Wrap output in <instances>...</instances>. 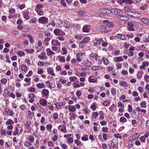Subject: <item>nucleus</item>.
I'll return each instance as SVG.
<instances>
[{
    "label": "nucleus",
    "mask_w": 149,
    "mask_h": 149,
    "mask_svg": "<svg viewBox=\"0 0 149 149\" xmlns=\"http://www.w3.org/2000/svg\"><path fill=\"white\" fill-rule=\"evenodd\" d=\"M58 114L57 113H54L53 115V117L54 120H56L58 118Z\"/></svg>",
    "instance_id": "obj_45"
},
{
    "label": "nucleus",
    "mask_w": 149,
    "mask_h": 149,
    "mask_svg": "<svg viewBox=\"0 0 149 149\" xmlns=\"http://www.w3.org/2000/svg\"><path fill=\"white\" fill-rule=\"evenodd\" d=\"M52 44L54 45L60 46L61 45L60 43L57 40H53L52 41Z\"/></svg>",
    "instance_id": "obj_12"
},
{
    "label": "nucleus",
    "mask_w": 149,
    "mask_h": 149,
    "mask_svg": "<svg viewBox=\"0 0 149 149\" xmlns=\"http://www.w3.org/2000/svg\"><path fill=\"white\" fill-rule=\"evenodd\" d=\"M140 141L143 142H145L146 140V138L144 136H141L140 138Z\"/></svg>",
    "instance_id": "obj_48"
},
{
    "label": "nucleus",
    "mask_w": 149,
    "mask_h": 149,
    "mask_svg": "<svg viewBox=\"0 0 149 149\" xmlns=\"http://www.w3.org/2000/svg\"><path fill=\"white\" fill-rule=\"evenodd\" d=\"M147 7V6L146 5H144L142 6H141L140 9L141 10H145L146 9V8Z\"/></svg>",
    "instance_id": "obj_56"
},
{
    "label": "nucleus",
    "mask_w": 149,
    "mask_h": 149,
    "mask_svg": "<svg viewBox=\"0 0 149 149\" xmlns=\"http://www.w3.org/2000/svg\"><path fill=\"white\" fill-rule=\"evenodd\" d=\"M21 70L24 72H26L27 70V68L26 65H22L21 67Z\"/></svg>",
    "instance_id": "obj_27"
},
{
    "label": "nucleus",
    "mask_w": 149,
    "mask_h": 149,
    "mask_svg": "<svg viewBox=\"0 0 149 149\" xmlns=\"http://www.w3.org/2000/svg\"><path fill=\"white\" fill-rule=\"evenodd\" d=\"M120 85L123 86L125 87H127L128 86V85L127 84V83L123 81H119Z\"/></svg>",
    "instance_id": "obj_14"
},
{
    "label": "nucleus",
    "mask_w": 149,
    "mask_h": 149,
    "mask_svg": "<svg viewBox=\"0 0 149 149\" xmlns=\"http://www.w3.org/2000/svg\"><path fill=\"white\" fill-rule=\"evenodd\" d=\"M148 18H143L141 19V21L143 23L147 24L148 23Z\"/></svg>",
    "instance_id": "obj_20"
},
{
    "label": "nucleus",
    "mask_w": 149,
    "mask_h": 149,
    "mask_svg": "<svg viewBox=\"0 0 149 149\" xmlns=\"http://www.w3.org/2000/svg\"><path fill=\"white\" fill-rule=\"evenodd\" d=\"M120 121L121 122L124 123L126 122L127 120L124 117H122L120 118Z\"/></svg>",
    "instance_id": "obj_32"
},
{
    "label": "nucleus",
    "mask_w": 149,
    "mask_h": 149,
    "mask_svg": "<svg viewBox=\"0 0 149 149\" xmlns=\"http://www.w3.org/2000/svg\"><path fill=\"white\" fill-rule=\"evenodd\" d=\"M40 104L42 105L45 106L47 103V101L44 99H42V100H40L39 101Z\"/></svg>",
    "instance_id": "obj_13"
},
{
    "label": "nucleus",
    "mask_w": 149,
    "mask_h": 149,
    "mask_svg": "<svg viewBox=\"0 0 149 149\" xmlns=\"http://www.w3.org/2000/svg\"><path fill=\"white\" fill-rule=\"evenodd\" d=\"M91 26L89 25H84L83 26L82 31L84 32H89L90 30Z\"/></svg>",
    "instance_id": "obj_4"
},
{
    "label": "nucleus",
    "mask_w": 149,
    "mask_h": 149,
    "mask_svg": "<svg viewBox=\"0 0 149 149\" xmlns=\"http://www.w3.org/2000/svg\"><path fill=\"white\" fill-rule=\"evenodd\" d=\"M18 132L19 130L17 128V127H15V131L13 132V136H15L17 135L18 134Z\"/></svg>",
    "instance_id": "obj_39"
},
{
    "label": "nucleus",
    "mask_w": 149,
    "mask_h": 149,
    "mask_svg": "<svg viewBox=\"0 0 149 149\" xmlns=\"http://www.w3.org/2000/svg\"><path fill=\"white\" fill-rule=\"evenodd\" d=\"M29 12L28 11H26L24 13V18L26 20L29 19Z\"/></svg>",
    "instance_id": "obj_18"
},
{
    "label": "nucleus",
    "mask_w": 149,
    "mask_h": 149,
    "mask_svg": "<svg viewBox=\"0 0 149 149\" xmlns=\"http://www.w3.org/2000/svg\"><path fill=\"white\" fill-rule=\"evenodd\" d=\"M103 104L104 106H108L109 105L110 103L108 101H105L103 102Z\"/></svg>",
    "instance_id": "obj_41"
},
{
    "label": "nucleus",
    "mask_w": 149,
    "mask_h": 149,
    "mask_svg": "<svg viewBox=\"0 0 149 149\" xmlns=\"http://www.w3.org/2000/svg\"><path fill=\"white\" fill-rule=\"evenodd\" d=\"M17 54L19 56H24L25 54L23 52L19 51L17 52Z\"/></svg>",
    "instance_id": "obj_38"
},
{
    "label": "nucleus",
    "mask_w": 149,
    "mask_h": 149,
    "mask_svg": "<svg viewBox=\"0 0 149 149\" xmlns=\"http://www.w3.org/2000/svg\"><path fill=\"white\" fill-rule=\"evenodd\" d=\"M90 56L91 57L93 58L94 59H95L96 61L98 59V56L97 54L93 52L91 53L90 55Z\"/></svg>",
    "instance_id": "obj_9"
},
{
    "label": "nucleus",
    "mask_w": 149,
    "mask_h": 149,
    "mask_svg": "<svg viewBox=\"0 0 149 149\" xmlns=\"http://www.w3.org/2000/svg\"><path fill=\"white\" fill-rule=\"evenodd\" d=\"M98 115L97 112H94L93 113V117L94 119H95Z\"/></svg>",
    "instance_id": "obj_62"
},
{
    "label": "nucleus",
    "mask_w": 149,
    "mask_h": 149,
    "mask_svg": "<svg viewBox=\"0 0 149 149\" xmlns=\"http://www.w3.org/2000/svg\"><path fill=\"white\" fill-rule=\"evenodd\" d=\"M59 32L60 30L58 29H55L54 31V33L56 35H57L59 33Z\"/></svg>",
    "instance_id": "obj_46"
},
{
    "label": "nucleus",
    "mask_w": 149,
    "mask_h": 149,
    "mask_svg": "<svg viewBox=\"0 0 149 149\" xmlns=\"http://www.w3.org/2000/svg\"><path fill=\"white\" fill-rule=\"evenodd\" d=\"M29 31V29L26 27H24L23 28L22 31L25 32H27Z\"/></svg>",
    "instance_id": "obj_36"
},
{
    "label": "nucleus",
    "mask_w": 149,
    "mask_h": 149,
    "mask_svg": "<svg viewBox=\"0 0 149 149\" xmlns=\"http://www.w3.org/2000/svg\"><path fill=\"white\" fill-rule=\"evenodd\" d=\"M27 36L29 39V41L31 43H33V37L32 36L29 34H28Z\"/></svg>",
    "instance_id": "obj_29"
},
{
    "label": "nucleus",
    "mask_w": 149,
    "mask_h": 149,
    "mask_svg": "<svg viewBox=\"0 0 149 149\" xmlns=\"http://www.w3.org/2000/svg\"><path fill=\"white\" fill-rule=\"evenodd\" d=\"M46 51L47 52H48L49 54H47V55L48 56H50L52 55L54 52L52 51L49 48H48L47 49Z\"/></svg>",
    "instance_id": "obj_23"
},
{
    "label": "nucleus",
    "mask_w": 149,
    "mask_h": 149,
    "mask_svg": "<svg viewBox=\"0 0 149 149\" xmlns=\"http://www.w3.org/2000/svg\"><path fill=\"white\" fill-rule=\"evenodd\" d=\"M78 13L79 15H83L85 13V12L83 10H79L78 12Z\"/></svg>",
    "instance_id": "obj_55"
},
{
    "label": "nucleus",
    "mask_w": 149,
    "mask_h": 149,
    "mask_svg": "<svg viewBox=\"0 0 149 149\" xmlns=\"http://www.w3.org/2000/svg\"><path fill=\"white\" fill-rule=\"evenodd\" d=\"M102 12L103 13L110 14L112 13L111 10L106 9H102L101 10Z\"/></svg>",
    "instance_id": "obj_8"
},
{
    "label": "nucleus",
    "mask_w": 149,
    "mask_h": 149,
    "mask_svg": "<svg viewBox=\"0 0 149 149\" xmlns=\"http://www.w3.org/2000/svg\"><path fill=\"white\" fill-rule=\"evenodd\" d=\"M76 95L78 97H79L81 95V93L80 91L78 90L77 91Z\"/></svg>",
    "instance_id": "obj_58"
},
{
    "label": "nucleus",
    "mask_w": 149,
    "mask_h": 149,
    "mask_svg": "<svg viewBox=\"0 0 149 149\" xmlns=\"http://www.w3.org/2000/svg\"><path fill=\"white\" fill-rule=\"evenodd\" d=\"M31 124V122L30 121H26V123L24 124V125L26 126L29 129L30 127V125Z\"/></svg>",
    "instance_id": "obj_31"
},
{
    "label": "nucleus",
    "mask_w": 149,
    "mask_h": 149,
    "mask_svg": "<svg viewBox=\"0 0 149 149\" xmlns=\"http://www.w3.org/2000/svg\"><path fill=\"white\" fill-rule=\"evenodd\" d=\"M143 72L142 71H141L138 72V74H137V77L138 79H140L142 77Z\"/></svg>",
    "instance_id": "obj_24"
},
{
    "label": "nucleus",
    "mask_w": 149,
    "mask_h": 149,
    "mask_svg": "<svg viewBox=\"0 0 149 149\" xmlns=\"http://www.w3.org/2000/svg\"><path fill=\"white\" fill-rule=\"evenodd\" d=\"M117 18L123 21H127L129 20V18L125 16L121 15H119L117 17Z\"/></svg>",
    "instance_id": "obj_3"
},
{
    "label": "nucleus",
    "mask_w": 149,
    "mask_h": 149,
    "mask_svg": "<svg viewBox=\"0 0 149 149\" xmlns=\"http://www.w3.org/2000/svg\"><path fill=\"white\" fill-rule=\"evenodd\" d=\"M41 93L43 95L45 96H47L49 95V91L47 89H43Z\"/></svg>",
    "instance_id": "obj_11"
},
{
    "label": "nucleus",
    "mask_w": 149,
    "mask_h": 149,
    "mask_svg": "<svg viewBox=\"0 0 149 149\" xmlns=\"http://www.w3.org/2000/svg\"><path fill=\"white\" fill-rule=\"evenodd\" d=\"M141 106L143 107L146 108V103L145 101H142L140 103Z\"/></svg>",
    "instance_id": "obj_30"
},
{
    "label": "nucleus",
    "mask_w": 149,
    "mask_h": 149,
    "mask_svg": "<svg viewBox=\"0 0 149 149\" xmlns=\"http://www.w3.org/2000/svg\"><path fill=\"white\" fill-rule=\"evenodd\" d=\"M37 12L38 14L40 15H43L44 14L42 10L41 9H38L35 10Z\"/></svg>",
    "instance_id": "obj_26"
},
{
    "label": "nucleus",
    "mask_w": 149,
    "mask_h": 149,
    "mask_svg": "<svg viewBox=\"0 0 149 149\" xmlns=\"http://www.w3.org/2000/svg\"><path fill=\"white\" fill-rule=\"evenodd\" d=\"M47 73L51 74L52 76H54L55 74L54 73V70L51 68H47Z\"/></svg>",
    "instance_id": "obj_10"
},
{
    "label": "nucleus",
    "mask_w": 149,
    "mask_h": 149,
    "mask_svg": "<svg viewBox=\"0 0 149 149\" xmlns=\"http://www.w3.org/2000/svg\"><path fill=\"white\" fill-rule=\"evenodd\" d=\"M62 126H63V127L62 128L61 130V131L63 132H65L67 131L66 128L65 127V126L64 125H62Z\"/></svg>",
    "instance_id": "obj_53"
},
{
    "label": "nucleus",
    "mask_w": 149,
    "mask_h": 149,
    "mask_svg": "<svg viewBox=\"0 0 149 149\" xmlns=\"http://www.w3.org/2000/svg\"><path fill=\"white\" fill-rule=\"evenodd\" d=\"M107 25L109 28L112 27L113 26V24L112 23L110 22L108 23L107 24Z\"/></svg>",
    "instance_id": "obj_64"
},
{
    "label": "nucleus",
    "mask_w": 149,
    "mask_h": 149,
    "mask_svg": "<svg viewBox=\"0 0 149 149\" xmlns=\"http://www.w3.org/2000/svg\"><path fill=\"white\" fill-rule=\"evenodd\" d=\"M1 82L3 84H5L7 83V79L6 78H3L1 80Z\"/></svg>",
    "instance_id": "obj_57"
},
{
    "label": "nucleus",
    "mask_w": 149,
    "mask_h": 149,
    "mask_svg": "<svg viewBox=\"0 0 149 149\" xmlns=\"http://www.w3.org/2000/svg\"><path fill=\"white\" fill-rule=\"evenodd\" d=\"M134 25L131 22H129L128 23L127 27L128 29L130 31H134V28L133 27Z\"/></svg>",
    "instance_id": "obj_7"
},
{
    "label": "nucleus",
    "mask_w": 149,
    "mask_h": 149,
    "mask_svg": "<svg viewBox=\"0 0 149 149\" xmlns=\"http://www.w3.org/2000/svg\"><path fill=\"white\" fill-rule=\"evenodd\" d=\"M102 61H103L104 64L105 65L108 64L109 63V60L103 57L102 58Z\"/></svg>",
    "instance_id": "obj_22"
},
{
    "label": "nucleus",
    "mask_w": 149,
    "mask_h": 149,
    "mask_svg": "<svg viewBox=\"0 0 149 149\" xmlns=\"http://www.w3.org/2000/svg\"><path fill=\"white\" fill-rule=\"evenodd\" d=\"M38 21L39 23L42 24H45L48 23V18L44 17L40 18L38 19Z\"/></svg>",
    "instance_id": "obj_2"
},
{
    "label": "nucleus",
    "mask_w": 149,
    "mask_h": 149,
    "mask_svg": "<svg viewBox=\"0 0 149 149\" xmlns=\"http://www.w3.org/2000/svg\"><path fill=\"white\" fill-rule=\"evenodd\" d=\"M124 3L126 4L131 5L132 3V1L131 0H124Z\"/></svg>",
    "instance_id": "obj_28"
},
{
    "label": "nucleus",
    "mask_w": 149,
    "mask_h": 149,
    "mask_svg": "<svg viewBox=\"0 0 149 149\" xmlns=\"http://www.w3.org/2000/svg\"><path fill=\"white\" fill-rule=\"evenodd\" d=\"M118 107H124V105L120 102H118Z\"/></svg>",
    "instance_id": "obj_63"
},
{
    "label": "nucleus",
    "mask_w": 149,
    "mask_h": 149,
    "mask_svg": "<svg viewBox=\"0 0 149 149\" xmlns=\"http://www.w3.org/2000/svg\"><path fill=\"white\" fill-rule=\"evenodd\" d=\"M38 57L41 59H45L47 58L46 56H41V55H39L38 56Z\"/></svg>",
    "instance_id": "obj_51"
},
{
    "label": "nucleus",
    "mask_w": 149,
    "mask_h": 149,
    "mask_svg": "<svg viewBox=\"0 0 149 149\" xmlns=\"http://www.w3.org/2000/svg\"><path fill=\"white\" fill-rule=\"evenodd\" d=\"M36 86L39 88H45V85L44 83H39L36 85Z\"/></svg>",
    "instance_id": "obj_17"
},
{
    "label": "nucleus",
    "mask_w": 149,
    "mask_h": 149,
    "mask_svg": "<svg viewBox=\"0 0 149 149\" xmlns=\"http://www.w3.org/2000/svg\"><path fill=\"white\" fill-rule=\"evenodd\" d=\"M117 37L118 38L123 40H125L126 39L125 36L119 34H118L117 35Z\"/></svg>",
    "instance_id": "obj_15"
},
{
    "label": "nucleus",
    "mask_w": 149,
    "mask_h": 149,
    "mask_svg": "<svg viewBox=\"0 0 149 149\" xmlns=\"http://www.w3.org/2000/svg\"><path fill=\"white\" fill-rule=\"evenodd\" d=\"M132 14H133V17L134 18L140 17L141 16V15L138 13L133 12Z\"/></svg>",
    "instance_id": "obj_16"
},
{
    "label": "nucleus",
    "mask_w": 149,
    "mask_h": 149,
    "mask_svg": "<svg viewBox=\"0 0 149 149\" xmlns=\"http://www.w3.org/2000/svg\"><path fill=\"white\" fill-rule=\"evenodd\" d=\"M74 143H75L77 144V145H78L81 144V141H80L77 139H75L74 140Z\"/></svg>",
    "instance_id": "obj_59"
},
{
    "label": "nucleus",
    "mask_w": 149,
    "mask_h": 149,
    "mask_svg": "<svg viewBox=\"0 0 149 149\" xmlns=\"http://www.w3.org/2000/svg\"><path fill=\"white\" fill-rule=\"evenodd\" d=\"M62 50L63 51V52L62 54H66L67 52V49L66 48L63 47L62 48Z\"/></svg>",
    "instance_id": "obj_54"
},
{
    "label": "nucleus",
    "mask_w": 149,
    "mask_h": 149,
    "mask_svg": "<svg viewBox=\"0 0 149 149\" xmlns=\"http://www.w3.org/2000/svg\"><path fill=\"white\" fill-rule=\"evenodd\" d=\"M83 40L84 43H86L89 41L90 40V38L89 37H87L84 39Z\"/></svg>",
    "instance_id": "obj_49"
},
{
    "label": "nucleus",
    "mask_w": 149,
    "mask_h": 149,
    "mask_svg": "<svg viewBox=\"0 0 149 149\" xmlns=\"http://www.w3.org/2000/svg\"><path fill=\"white\" fill-rule=\"evenodd\" d=\"M67 141L68 143H72L73 141V139L72 137H69L67 139Z\"/></svg>",
    "instance_id": "obj_37"
},
{
    "label": "nucleus",
    "mask_w": 149,
    "mask_h": 149,
    "mask_svg": "<svg viewBox=\"0 0 149 149\" xmlns=\"http://www.w3.org/2000/svg\"><path fill=\"white\" fill-rule=\"evenodd\" d=\"M111 93L113 95L115 94L116 93V91L113 88H112L111 89Z\"/></svg>",
    "instance_id": "obj_60"
},
{
    "label": "nucleus",
    "mask_w": 149,
    "mask_h": 149,
    "mask_svg": "<svg viewBox=\"0 0 149 149\" xmlns=\"http://www.w3.org/2000/svg\"><path fill=\"white\" fill-rule=\"evenodd\" d=\"M112 13L116 15H122L123 12L121 10L117 8H113L111 9Z\"/></svg>",
    "instance_id": "obj_1"
},
{
    "label": "nucleus",
    "mask_w": 149,
    "mask_h": 149,
    "mask_svg": "<svg viewBox=\"0 0 149 149\" xmlns=\"http://www.w3.org/2000/svg\"><path fill=\"white\" fill-rule=\"evenodd\" d=\"M6 125H9L10 124H14V121L11 120L10 119H9L6 123Z\"/></svg>",
    "instance_id": "obj_25"
},
{
    "label": "nucleus",
    "mask_w": 149,
    "mask_h": 149,
    "mask_svg": "<svg viewBox=\"0 0 149 149\" xmlns=\"http://www.w3.org/2000/svg\"><path fill=\"white\" fill-rule=\"evenodd\" d=\"M45 63L41 61H39L38 63V66H42Z\"/></svg>",
    "instance_id": "obj_61"
},
{
    "label": "nucleus",
    "mask_w": 149,
    "mask_h": 149,
    "mask_svg": "<svg viewBox=\"0 0 149 149\" xmlns=\"http://www.w3.org/2000/svg\"><path fill=\"white\" fill-rule=\"evenodd\" d=\"M36 21L37 19L33 17L31 19L29 22L30 23H35L36 22Z\"/></svg>",
    "instance_id": "obj_35"
},
{
    "label": "nucleus",
    "mask_w": 149,
    "mask_h": 149,
    "mask_svg": "<svg viewBox=\"0 0 149 149\" xmlns=\"http://www.w3.org/2000/svg\"><path fill=\"white\" fill-rule=\"evenodd\" d=\"M124 60L122 58V56H120L118 57L116 59V61L117 62H121L123 61Z\"/></svg>",
    "instance_id": "obj_40"
},
{
    "label": "nucleus",
    "mask_w": 149,
    "mask_h": 149,
    "mask_svg": "<svg viewBox=\"0 0 149 149\" xmlns=\"http://www.w3.org/2000/svg\"><path fill=\"white\" fill-rule=\"evenodd\" d=\"M34 140V138L32 136H31L28 138V141L31 143H33V142Z\"/></svg>",
    "instance_id": "obj_34"
},
{
    "label": "nucleus",
    "mask_w": 149,
    "mask_h": 149,
    "mask_svg": "<svg viewBox=\"0 0 149 149\" xmlns=\"http://www.w3.org/2000/svg\"><path fill=\"white\" fill-rule=\"evenodd\" d=\"M114 136L116 137V138H119L120 139H121L122 138V137L121 136V135L119 134H114Z\"/></svg>",
    "instance_id": "obj_47"
},
{
    "label": "nucleus",
    "mask_w": 149,
    "mask_h": 149,
    "mask_svg": "<svg viewBox=\"0 0 149 149\" xmlns=\"http://www.w3.org/2000/svg\"><path fill=\"white\" fill-rule=\"evenodd\" d=\"M99 29V31L101 32L104 31L106 30V27L104 26H100Z\"/></svg>",
    "instance_id": "obj_21"
},
{
    "label": "nucleus",
    "mask_w": 149,
    "mask_h": 149,
    "mask_svg": "<svg viewBox=\"0 0 149 149\" xmlns=\"http://www.w3.org/2000/svg\"><path fill=\"white\" fill-rule=\"evenodd\" d=\"M69 79L71 81H73L77 80V77L75 76L71 77H70Z\"/></svg>",
    "instance_id": "obj_43"
},
{
    "label": "nucleus",
    "mask_w": 149,
    "mask_h": 149,
    "mask_svg": "<svg viewBox=\"0 0 149 149\" xmlns=\"http://www.w3.org/2000/svg\"><path fill=\"white\" fill-rule=\"evenodd\" d=\"M29 97L30 99H33L35 97V95L33 93H31L29 94Z\"/></svg>",
    "instance_id": "obj_52"
},
{
    "label": "nucleus",
    "mask_w": 149,
    "mask_h": 149,
    "mask_svg": "<svg viewBox=\"0 0 149 149\" xmlns=\"http://www.w3.org/2000/svg\"><path fill=\"white\" fill-rule=\"evenodd\" d=\"M88 136L86 134H85L84 136L81 137V139L83 141H87L88 140Z\"/></svg>",
    "instance_id": "obj_19"
},
{
    "label": "nucleus",
    "mask_w": 149,
    "mask_h": 149,
    "mask_svg": "<svg viewBox=\"0 0 149 149\" xmlns=\"http://www.w3.org/2000/svg\"><path fill=\"white\" fill-rule=\"evenodd\" d=\"M83 64L86 67H90L92 65V63L88 61H84L83 62Z\"/></svg>",
    "instance_id": "obj_6"
},
{
    "label": "nucleus",
    "mask_w": 149,
    "mask_h": 149,
    "mask_svg": "<svg viewBox=\"0 0 149 149\" xmlns=\"http://www.w3.org/2000/svg\"><path fill=\"white\" fill-rule=\"evenodd\" d=\"M76 109L74 106L71 107L69 109V111H74Z\"/></svg>",
    "instance_id": "obj_50"
},
{
    "label": "nucleus",
    "mask_w": 149,
    "mask_h": 149,
    "mask_svg": "<svg viewBox=\"0 0 149 149\" xmlns=\"http://www.w3.org/2000/svg\"><path fill=\"white\" fill-rule=\"evenodd\" d=\"M43 7V5L42 4H38L36 6L35 10L40 9V8H42Z\"/></svg>",
    "instance_id": "obj_44"
},
{
    "label": "nucleus",
    "mask_w": 149,
    "mask_h": 149,
    "mask_svg": "<svg viewBox=\"0 0 149 149\" xmlns=\"http://www.w3.org/2000/svg\"><path fill=\"white\" fill-rule=\"evenodd\" d=\"M24 144L25 146L28 147L31 146V143L29 142L25 141Z\"/></svg>",
    "instance_id": "obj_42"
},
{
    "label": "nucleus",
    "mask_w": 149,
    "mask_h": 149,
    "mask_svg": "<svg viewBox=\"0 0 149 149\" xmlns=\"http://www.w3.org/2000/svg\"><path fill=\"white\" fill-rule=\"evenodd\" d=\"M64 26L66 28H68L70 26V24L67 21H65Z\"/></svg>",
    "instance_id": "obj_33"
},
{
    "label": "nucleus",
    "mask_w": 149,
    "mask_h": 149,
    "mask_svg": "<svg viewBox=\"0 0 149 149\" xmlns=\"http://www.w3.org/2000/svg\"><path fill=\"white\" fill-rule=\"evenodd\" d=\"M4 111L8 115L10 116H13L14 115L13 111L11 109L6 108H5Z\"/></svg>",
    "instance_id": "obj_5"
}]
</instances>
